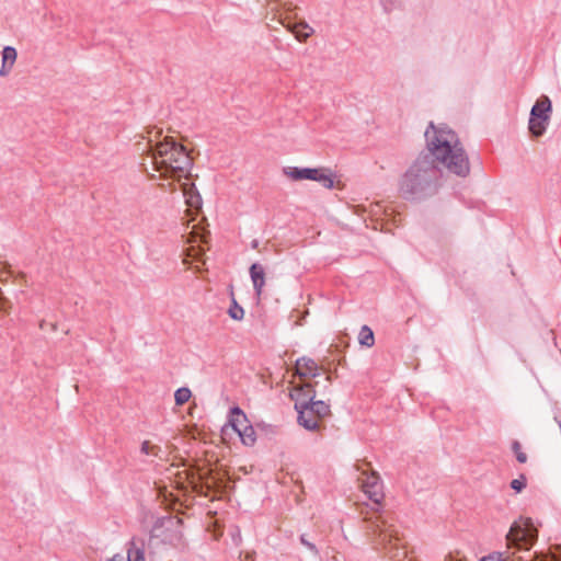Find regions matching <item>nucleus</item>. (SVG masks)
Returning <instances> with one entry per match:
<instances>
[{
    "mask_svg": "<svg viewBox=\"0 0 561 561\" xmlns=\"http://www.w3.org/2000/svg\"><path fill=\"white\" fill-rule=\"evenodd\" d=\"M301 545H304L313 556H318L319 551L313 542H311L306 534H301L299 537Z\"/></svg>",
    "mask_w": 561,
    "mask_h": 561,
    "instance_id": "23",
    "label": "nucleus"
},
{
    "mask_svg": "<svg viewBox=\"0 0 561 561\" xmlns=\"http://www.w3.org/2000/svg\"><path fill=\"white\" fill-rule=\"evenodd\" d=\"M318 370L319 366L312 358L304 356L296 360V371L300 377H316L319 375Z\"/></svg>",
    "mask_w": 561,
    "mask_h": 561,
    "instance_id": "10",
    "label": "nucleus"
},
{
    "mask_svg": "<svg viewBox=\"0 0 561 561\" xmlns=\"http://www.w3.org/2000/svg\"><path fill=\"white\" fill-rule=\"evenodd\" d=\"M191 396H192V393L188 388H185V387L179 388L174 393L175 404L183 405L184 403H186L190 400Z\"/></svg>",
    "mask_w": 561,
    "mask_h": 561,
    "instance_id": "20",
    "label": "nucleus"
},
{
    "mask_svg": "<svg viewBox=\"0 0 561 561\" xmlns=\"http://www.w3.org/2000/svg\"><path fill=\"white\" fill-rule=\"evenodd\" d=\"M309 168L285 167L283 173L293 181L308 180Z\"/></svg>",
    "mask_w": 561,
    "mask_h": 561,
    "instance_id": "13",
    "label": "nucleus"
},
{
    "mask_svg": "<svg viewBox=\"0 0 561 561\" xmlns=\"http://www.w3.org/2000/svg\"><path fill=\"white\" fill-rule=\"evenodd\" d=\"M365 522L367 523V534L371 539L383 549H389L388 553L390 554V558L399 557L398 553H392L393 541H396L394 548L398 549L397 541H399V538L397 529L382 519L380 515L365 517Z\"/></svg>",
    "mask_w": 561,
    "mask_h": 561,
    "instance_id": "3",
    "label": "nucleus"
},
{
    "mask_svg": "<svg viewBox=\"0 0 561 561\" xmlns=\"http://www.w3.org/2000/svg\"><path fill=\"white\" fill-rule=\"evenodd\" d=\"M295 410L298 413L297 421L299 425L308 431H316L319 428L318 417L314 415L313 411H311L310 407L305 403V401H301L300 397L296 399Z\"/></svg>",
    "mask_w": 561,
    "mask_h": 561,
    "instance_id": "8",
    "label": "nucleus"
},
{
    "mask_svg": "<svg viewBox=\"0 0 561 561\" xmlns=\"http://www.w3.org/2000/svg\"><path fill=\"white\" fill-rule=\"evenodd\" d=\"M127 561H145V552L141 546H137L133 539L127 550Z\"/></svg>",
    "mask_w": 561,
    "mask_h": 561,
    "instance_id": "14",
    "label": "nucleus"
},
{
    "mask_svg": "<svg viewBox=\"0 0 561 561\" xmlns=\"http://www.w3.org/2000/svg\"><path fill=\"white\" fill-rule=\"evenodd\" d=\"M481 561H508V558H504L501 552H493L489 556L482 557Z\"/></svg>",
    "mask_w": 561,
    "mask_h": 561,
    "instance_id": "25",
    "label": "nucleus"
},
{
    "mask_svg": "<svg viewBox=\"0 0 561 561\" xmlns=\"http://www.w3.org/2000/svg\"><path fill=\"white\" fill-rule=\"evenodd\" d=\"M511 488L516 492H522L526 488V477L520 474L517 479L512 480Z\"/></svg>",
    "mask_w": 561,
    "mask_h": 561,
    "instance_id": "22",
    "label": "nucleus"
},
{
    "mask_svg": "<svg viewBox=\"0 0 561 561\" xmlns=\"http://www.w3.org/2000/svg\"><path fill=\"white\" fill-rule=\"evenodd\" d=\"M359 344L366 347H371L375 344V336L373 330L368 325H363L358 334Z\"/></svg>",
    "mask_w": 561,
    "mask_h": 561,
    "instance_id": "15",
    "label": "nucleus"
},
{
    "mask_svg": "<svg viewBox=\"0 0 561 561\" xmlns=\"http://www.w3.org/2000/svg\"><path fill=\"white\" fill-rule=\"evenodd\" d=\"M359 481L364 493L376 506H379L385 497L379 474L376 471L363 472ZM371 510L374 514L379 512L378 507H373Z\"/></svg>",
    "mask_w": 561,
    "mask_h": 561,
    "instance_id": "6",
    "label": "nucleus"
},
{
    "mask_svg": "<svg viewBox=\"0 0 561 561\" xmlns=\"http://www.w3.org/2000/svg\"><path fill=\"white\" fill-rule=\"evenodd\" d=\"M317 182L321 183L325 188H332L334 186V180L331 170L324 168Z\"/></svg>",
    "mask_w": 561,
    "mask_h": 561,
    "instance_id": "19",
    "label": "nucleus"
},
{
    "mask_svg": "<svg viewBox=\"0 0 561 561\" xmlns=\"http://www.w3.org/2000/svg\"><path fill=\"white\" fill-rule=\"evenodd\" d=\"M108 561H124V558L122 556H114Z\"/></svg>",
    "mask_w": 561,
    "mask_h": 561,
    "instance_id": "29",
    "label": "nucleus"
},
{
    "mask_svg": "<svg viewBox=\"0 0 561 561\" xmlns=\"http://www.w3.org/2000/svg\"><path fill=\"white\" fill-rule=\"evenodd\" d=\"M12 67L13 66H9V65L2 64L1 68H0V76L1 77H7L10 73Z\"/></svg>",
    "mask_w": 561,
    "mask_h": 561,
    "instance_id": "28",
    "label": "nucleus"
},
{
    "mask_svg": "<svg viewBox=\"0 0 561 561\" xmlns=\"http://www.w3.org/2000/svg\"><path fill=\"white\" fill-rule=\"evenodd\" d=\"M140 450L145 455H157L160 448L158 446L150 445L148 440H145L141 444Z\"/></svg>",
    "mask_w": 561,
    "mask_h": 561,
    "instance_id": "24",
    "label": "nucleus"
},
{
    "mask_svg": "<svg viewBox=\"0 0 561 561\" xmlns=\"http://www.w3.org/2000/svg\"><path fill=\"white\" fill-rule=\"evenodd\" d=\"M250 276L253 283V288L256 296H261L263 287L265 286V271L260 263H253L250 266Z\"/></svg>",
    "mask_w": 561,
    "mask_h": 561,
    "instance_id": "11",
    "label": "nucleus"
},
{
    "mask_svg": "<svg viewBox=\"0 0 561 561\" xmlns=\"http://www.w3.org/2000/svg\"><path fill=\"white\" fill-rule=\"evenodd\" d=\"M240 436L241 442L247 446H253L256 442L255 431L252 425H248L241 431Z\"/></svg>",
    "mask_w": 561,
    "mask_h": 561,
    "instance_id": "16",
    "label": "nucleus"
},
{
    "mask_svg": "<svg viewBox=\"0 0 561 561\" xmlns=\"http://www.w3.org/2000/svg\"><path fill=\"white\" fill-rule=\"evenodd\" d=\"M150 157L154 171L160 172L164 179L180 180L191 175L193 160L186 148L172 137H165L154 147L150 145Z\"/></svg>",
    "mask_w": 561,
    "mask_h": 561,
    "instance_id": "2",
    "label": "nucleus"
},
{
    "mask_svg": "<svg viewBox=\"0 0 561 561\" xmlns=\"http://www.w3.org/2000/svg\"><path fill=\"white\" fill-rule=\"evenodd\" d=\"M318 382L311 383L307 382L301 386V388H296L295 390L298 392V397H300L301 401L307 403L311 411H313L314 415L319 419L328 416L331 414L330 404L322 400H314L316 398V389L314 386Z\"/></svg>",
    "mask_w": 561,
    "mask_h": 561,
    "instance_id": "7",
    "label": "nucleus"
},
{
    "mask_svg": "<svg viewBox=\"0 0 561 561\" xmlns=\"http://www.w3.org/2000/svg\"><path fill=\"white\" fill-rule=\"evenodd\" d=\"M325 381H327L328 383H330V382H331V378H330L329 376H328V377H325Z\"/></svg>",
    "mask_w": 561,
    "mask_h": 561,
    "instance_id": "32",
    "label": "nucleus"
},
{
    "mask_svg": "<svg viewBox=\"0 0 561 561\" xmlns=\"http://www.w3.org/2000/svg\"><path fill=\"white\" fill-rule=\"evenodd\" d=\"M229 424L238 434H241V431L249 425L245 413L239 407L231 408Z\"/></svg>",
    "mask_w": 561,
    "mask_h": 561,
    "instance_id": "12",
    "label": "nucleus"
},
{
    "mask_svg": "<svg viewBox=\"0 0 561 561\" xmlns=\"http://www.w3.org/2000/svg\"><path fill=\"white\" fill-rule=\"evenodd\" d=\"M183 192H184V195H188V190H187L186 184L183 185ZM194 198L199 199V194L198 193H194V194L190 193V197L186 199L187 204L193 206L195 204Z\"/></svg>",
    "mask_w": 561,
    "mask_h": 561,
    "instance_id": "26",
    "label": "nucleus"
},
{
    "mask_svg": "<svg viewBox=\"0 0 561 561\" xmlns=\"http://www.w3.org/2000/svg\"><path fill=\"white\" fill-rule=\"evenodd\" d=\"M512 450L516 455V459L520 463H525L527 461V455L522 451V445L518 440H514L512 443Z\"/></svg>",
    "mask_w": 561,
    "mask_h": 561,
    "instance_id": "21",
    "label": "nucleus"
},
{
    "mask_svg": "<svg viewBox=\"0 0 561 561\" xmlns=\"http://www.w3.org/2000/svg\"><path fill=\"white\" fill-rule=\"evenodd\" d=\"M324 168H309V178L308 180H311V181H318V178L320 176V174L322 173Z\"/></svg>",
    "mask_w": 561,
    "mask_h": 561,
    "instance_id": "27",
    "label": "nucleus"
},
{
    "mask_svg": "<svg viewBox=\"0 0 561 561\" xmlns=\"http://www.w3.org/2000/svg\"><path fill=\"white\" fill-rule=\"evenodd\" d=\"M39 327H41V329H44V327H45V322H44V321H42V322H41V324H39Z\"/></svg>",
    "mask_w": 561,
    "mask_h": 561,
    "instance_id": "31",
    "label": "nucleus"
},
{
    "mask_svg": "<svg viewBox=\"0 0 561 561\" xmlns=\"http://www.w3.org/2000/svg\"><path fill=\"white\" fill-rule=\"evenodd\" d=\"M228 314L231 319L238 320V321L242 320L244 317L243 308L238 305V302L236 301V299L233 297H232L231 305L228 309Z\"/></svg>",
    "mask_w": 561,
    "mask_h": 561,
    "instance_id": "18",
    "label": "nucleus"
},
{
    "mask_svg": "<svg viewBox=\"0 0 561 561\" xmlns=\"http://www.w3.org/2000/svg\"><path fill=\"white\" fill-rule=\"evenodd\" d=\"M424 136L426 151L415 158L398 183L399 193L407 201H424L438 192L442 179L439 163L461 178L470 173L468 156L453 129L430 123Z\"/></svg>",
    "mask_w": 561,
    "mask_h": 561,
    "instance_id": "1",
    "label": "nucleus"
},
{
    "mask_svg": "<svg viewBox=\"0 0 561 561\" xmlns=\"http://www.w3.org/2000/svg\"><path fill=\"white\" fill-rule=\"evenodd\" d=\"M552 104L548 96L542 95L530 110L528 129L533 137H541L549 125Z\"/></svg>",
    "mask_w": 561,
    "mask_h": 561,
    "instance_id": "5",
    "label": "nucleus"
},
{
    "mask_svg": "<svg viewBox=\"0 0 561 561\" xmlns=\"http://www.w3.org/2000/svg\"><path fill=\"white\" fill-rule=\"evenodd\" d=\"M18 57L16 49L12 46H5L2 50V64L13 66Z\"/></svg>",
    "mask_w": 561,
    "mask_h": 561,
    "instance_id": "17",
    "label": "nucleus"
},
{
    "mask_svg": "<svg viewBox=\"0 0 561 561\" xmlns=\"http://www.w3.org/2000/svg\"><path fill=\"white\" fill-rule=\"evenodd\" d=\"M282 24L301 43H305L314 33V30L306 21L286 23L285 20H282Z\"/></svg>",
    "mask_w": 561,
    "mask_h": 561,
    "instance_id": "9",
    "label": "nucleus"
},
{
    "mask_svg": "<svg viewBox=\"0 0 561 561\" xmlns=\"http://www.w3.org/2000/svg\"><path fill=\"white\" fill-rule=\"evenodd\" d=\"M252 247H253V248H256V247H257V241H256V240H254V241L252 242Z\"/></svg>",
    "mask_w": 561,
    "mask_h": 561,
    "instance_id": "30",
    "label": "nucleus"
},
{
    "mask_svg": "<svg viewBox=\"0 0 561 561\" xmlns=\"http://www.w3.org/2000/svg\"><path fill=\"white\" fill-rule=\"evenodd\" d=\"M2 280H3V278H2V276H0V282H2Z\"/></svg>",
    "mask_w": 561,
    "mask_h": 561,
    "instance_id": "33",
    "label": "nucleus"
},
{
    "mask_svg": "<svg viewBox=\"0 0 561 561\" xmlns=\"http://www.w3.org/2000/svg\"><path fill=\"white\" fill-rule=\"evenodd\" d=\"M537 538L538 531L530 518H519L514 522L506 535L507 546L519 550H529Z\"/></svg>",
    "mask_w": 561,
    "mask_h": 561,
    "instance_id": "4",
    "label": "nucleus"
}]
</instances>
